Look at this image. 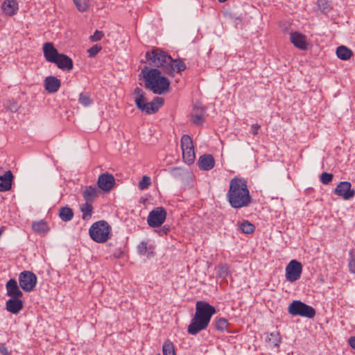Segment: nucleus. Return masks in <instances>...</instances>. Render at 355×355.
<instances>
[{
  "mask_svg": "<svg viewBox=\"0 0 355 355\" xmlns=\"http://www.w3.org/2000/svg\"><path fill=\"white\" fill-rule=\"evenodd\" d=\"M226 198L232 208L241 209L249 206L252 199L247 181L241 178H233L230 182Z\"/></svg>",
  "mask_w": 355,
  "mask_h": 355,
  "instance_id": "1",
  "label": "nucleus"
},
{
  "mask_svg": "<svg viewBox=\"0 0 355 355\" xmlns=\"http://www.w3.org/2000/svg\"><path fill=\"white\" fill-rule=\"evenodd\" d=\"M216 309L208 302L198 301L196 312L188 326L187 331L191 335H196L207 328L211 318L216 313Z\"/></svg>",
  "mask_w": 355,
  "mask_h": 355,
  "instance_id": "2",
  "label": "nucleus"
},
{
  "mask_svg": "<svg viewBox=\"0 0 355 355\" xmlns=\"http://www.w3.org/2000/svg\"><path fill=\"white\" fill-rule=\"evenodd\" d=\"M144 77L145 87L154 94L161 95L168 91L170 81L167 78L161 75V71L159 69H151L146 74H144Z\"/></svg>",
  "mask_w": 355,
  "mask_h": 355,
  "instance_id": "3",
  "label": "nucleus"
},
{
  "mask_svg": "<svg viewBox=\"0 0 355 355\" xmlns=\"http://www.w3.org/2000/svg\"><path fill=\"white\" fill-rule=\"evenodd\" d=\"M135 103L137 108L147 114L156 113L164 103L162 97H155L151 102H148L143 89L137 87L134 90Z\"/></svg>",
  "mask_w": 355,
  "mask_h": 355,
  "instance_id": "4",
  "label": "nucleus"
},
{
  "mask_svg": "<svg viewBox=\"0 0 355 355\" xmlns=\"http://www.w3.org/2000/svg\"><path fill=\"white\" fill-rule=\"evenodd\" d=\"M110 227L105 220L94 223L89 228V233L92 240L97 243H104L109 239Z\"/></svg>",
  "mask_w": 355,
  "mask_h": 355,
  "instance_id": "5",
  "label": "nucleus"
},
{
  "mask_svg": "<svg viewBox=\"0 0 355 355\" xmlns=\"http://www.w3.org/2000/svg\"><path fill=\"white\" fill-rule=\"evenodd\" d=\"M288 312L293 316L300 315L307 318H313L315 315V310L311 306L300 301H293L288 307Z\"/></svg>",
  "mask_w": 355,
  "mask_h": 355,
  "instance_id": "6",
  "label": "nucleus"
},
{
  "mask_svg": "<svg viewBox=\"0 0 355 355\" xmlns=\"http://www.w3.org/2000/svg\"><path fill=\"white\" fill-rule=\"evenodd\" d=\"M146 58L150 64L161 67L164 71L167 62H171V56L159 49H155L146 53Z\"/></svg>",
  "mask_w": 355,
  "mask_h": 355,
  "instance_id": "7",
  "label": "nucleus"
},
{
  "mask_svg": "<svg viewBox=\"0 0 355 355\" xmlns=\"http://www.w3.org/2000/svg\"><path fill=\"white\" fill-rule=\"evenodd\" d=\"M182 158L185 163L191 164L194 162L196 155L192 139L188 135H184L181 138Z\"/></svg>",
  "mask_w": 355,
  "mask_h": 355,
  "instance_id": "8",
  "label": "nucleus"
},
{
  "mask_svg": "<svg viewBox=\"0 0 355 355\" xmlns=\"http://www.w3.org/2000/svg\"><path fill=\"white\" fill-rule=\"evenodd\" d=\"M37 282V276L31 271L24 270L19 275V283L21 289L25 292H31L34 290Z\"/></svg>",
  "mask_w": 355,
  "mask_h": 355,
  "instance_id": "9",
  "label": "nucleus"
},
{
  "mask_svg": "<svg viewBox=\"0 0 355 355\" xmlns=\"http://www.w3.org/2000/svg\"><path fill=\"white\" fill-rule=\"evenodd\" d=\"M285 272L286 279L293 283L300 278L302 272V265L300 261L293 259L286 266Z\"/></svg>",
  "mask_w": 355,
  "mask_h": 355,
  "instance_id": "10",
  "label": "nucleus"
},
{
  "mask_svg": "<svg viewBox=\"0 0 355 355\" xmlns=\"http://www.w3.org/2000/svg\"><path fill=\"white\" fill-rule=\"evenodd\" d=\"M166 218V210L162 207H158L149 212L147 223L151 227H158L164 223Z\"/></svg>",
  "mask_w": 355,
  "mask_h": 355,
  "instance_id": "11",
  "label": "nucleus"
},
{
  "mask_svg": "<svg viewBox=\"0 0 355 355\" xmlns=\"http://www.w3.org/2000/svg\"><path fill=\"white\" fill-rule=\"evenodd\" d=\"M334 193L343 198V200H347L354 197L355 190L352 189V184L349 182H340L334 189Z\"/></svg>",
  "mask_w": 355,
  "mask_h": 355,
  "instance_id": "12",
  "label": "nucleus"
},
{
  "mask_svg": "<svg viewBox=\"0 0 355 355\" xmlns=\"http://www.w3.org/2000/svg\"><path fill=\"white\" fill-rule=\"evenodd\" d=\"M187 68L186 64L180 59H173L171 58V62H167L164 72L168 75L174 77L175 73H180Z\"/></svg>",
  "mask_w": 355,
  "mask_h": 355,
  "instance_id": "13",
  "label": "nucleus"
},
{
  "mask_svg": "<svg viewBox=\"0 0 355 355\" xmlns=\"http://www.w3.org/2000/svg\"><path fill=\"white\" fill-rule=\"evenodd\" d=\"M115 184V178L113 175L104 173L98 176L97 184L99 189L105 192L110 191Z\"/></svg>",
  "mask_w": 355,
  "mask_h": 355,
  "instance_id": "14",
  "label": "nucleus"
},
{
  "mask_svg": "<svg viewBox=\"0 0 355 355\" xmlns=\"http://www.w3.org/2000/svg\"><path fill=\"white\" fill-rule=\"evenodd\" d=\"M205 109L200 105H195L191 113V121L196 125H200L205 121Z\"/></svg>",
  "mask_w": 355,
  "mask_h": 355,
  "instance_id": "15",
  "label": "nucleus"
},
{
  "mask_svg": "<svg viewBox=\"0 0 355 355\" xmlns=\"http://www.w3.org/2000/svg\"><path fill=\"white\" fill-rule=\"evenodd\" d=\"M291 42L300 50H306L308 49V42L306 37L299 32H291L290 33Z\"/></svg>",
  "mask_w": 355,
  "mask_h": 355,
  "instance_id": "16",
  "label": "nucleus"
},
{
  "mask_svg": "<svg viewBox=\"0 0 355 355\" xmlns=\"http://www.w3.org/2000/svg\"><path fill=\"white\" fill-rule=\"evenodd\" d=\"M42 49L46 60L51 63H53L60 54L51 42L44 43Z\"/></svg>",
  "mask_w": 355,
  "mask_h": 355,
  "instance_id": "17",
  "label": "nucleus"
},
{
  "mask_svg": "<svg viewBox=\"0 0 355 355\" xmlns=\"http://www.w3.org/2000/svg\"><path fill=\"white\" fill-rule=\"evenodd\" d=\"M60 69L70 71L73 67V62L71 58L65 54L60 53L55 61L53 62Z\"/></svg>",
  "mask_w": 355,
  "mask_h": 355,
  "instance_id": "18",
  "label": "nucleus"
},
{
  "mask_svg": "<svg viewBox=\"0 0 355 355\" xmlns=\"http://www.w3.org/2000/svg\"><path fill=\"white\" fill-rule=\"evenodd\" d=\"M198 165L200 170L209 171L214 167L215 159L211 155L205 154L199 157Z\"/></svg>",
  "mask_w": 355,
  "mask_h": 355,
  "instance_id": "19",
  "label": "nucleus"
},
{
  "mask_svg": "<svg viewBox=\"0 0 355 355\" xmlns=\"http://www.w3.org/2000/svg\"><path fill=\"white\" fill-rule=\"evenodd\" d=\"M21 297H11L6 303V310L11 313L17 314L23 309Z\"/></svg>",
  "mask_w": 355,
  "mask_h": 355,
  "instance_id": "20",
  "label": "nucleus"
},
{
  "mask_svg": "<svg viewBox=\"0 0 355 355\" xmlns=\"http://www.w3.org/2000/svg\"><path fill=\"white\" fill-rule=\"evenodd\" d=\"M3 13L7 16H13L19 10V5L16 0H5L1 5Z\"/></svg>",
  "mask_w": 355,
  "mask_h": 355,
  "instance_id": "21",
  "label": "nucleus"
},
{
  "mask_svg": "<svg viewBox=\"0 0 355 355\" xmlns=\"http://www.w3.org/2000/svg\"><path fill=\"white\" fill-rule=\"evenodd\" d=\"M61 86V81L58 78L50 76L44 80V87L49 93L58 92Z\"/></svg>",
  "mask_w": 355,
  "mask_h": 355,
  "instance_id": "22",
  "label": "nucleus"
},
{
  "mask_svg": "<svg viewBox=\"0 0 355 355\" xmlns=\"http://www.w3.org/2000/svg\"><path fill=\"white\" fill-rule=\"evenodd\" d=\"M6 288L7 295L11 297L23 296V293L19 289L17 282L15 279H10L7 282Z\"/></svg>",
  "mask_w": 355,
  "mask_h": 355,
  "instance_id": "23",
  "label": "nucleus"
},
{
  "mask_svg": "<svg viewBox=\"0 0 355 355\" xmlns=\"http://www.w3.org/2000/svg\"><path fill=\"white\" fill-rule=\"evenodd\" d=\"M99 191L94 186H87L85 187L83 196L87 202L92 203L96 198L98 196Z\"/></svg>",
  "mask_w": 355,
  "mask_h": 355,
  "instance_id": "24",
  "label": "nucleus"
},
{
  "mask_svg": "<svg viewBox=\"0 0 355 355\" xmlns=\"http://www.w3.org/2000/svg\"><path fill=\"white\" fill-rule=\"evenodd\" d=\"M12 174L8 171L3 176H0V191H6L11 188Z\"/></svg>",
  "mask_w": 355,
  "mask_h": 355,
  "instance_id": "25",
  "label": "nucleus"
},
{
  "mask_svg": "<svg viewBox=\"0 0 355 355\" xmlns=\"http://www.w3.org/2000/svg\"><path fill=\"white\" fill-rule=\"evenodd\" d=\"M353 53L351 49L345 46H340L336 49V55L343 60H348L351 58Z\"/></svg>",
  "mask_w": 355,
  "mask_h": 355,
  "instance_id": "26",
  "label": "nucleus"
},
{
  "mask_svg": "<svg viewBox=\"0 0 355 355\" xmlns=\"http://www.w3.org/2000/svg\"><path fill=\"white\" fill-rule=\"evenodd\" d=\"M32 228L34 232L38 234H44L49 231L47 223L43 220L33 222L32 223Z\"/></svg>",
  "mask_w": 355,
  "mask_h": 355,
  "instance_id": "27",
  "label": "nucleus"
},
{
  "mask_svg": "<svg viewBox=\"0 0 355 355\" xmlns=\"http://www.w3.org/2000/svg\"><path fill=\"white\" fill-rule=\"evenodd\" d=\"M59 216L62 220L68 222L70 221L73 217V211L72 209L68 207L60 208L59 211Z\"/></svg>",
  "mask_w": 355,
  "mask_h": 355,
  "instance_id": "28",
  "label": "nucleus"
},
{
  "mask_svg": "<svg viewBox=\"0 0 355 355\" xmlns=\"http://www.w3.org/2000/svg\"><path fill=\"white\" fill-rule=\"evenodd\" d=\"M80 211L83 214L82 218L83 220L89 219L93 213V207L92 203L86 202L85 204L81 205Z\"/></svg>",
  "mask_w": 355,
  "mask_h": 355,
  "instance_id": "29",
  "label": "nucleus"
},
{
  "mask_svg": "<svg viewBox=\"0 0 355 355\" xmlns=\"http://www.w3.org/2000/svg\"><path fill=\"white\" fill-rule=\"evenodd\" d=\"M216 274L220 278L225 279L229 275V266L226 263H220L216 268Z\"/></svg>",
  "mask_w": 355,
  "mask_h": 355,
  "instance_id": "30",
  "label": "nucleus"
},
{
  "mask_svg": "<svg viewBox=\"0 0 355 355\" xmlns=\"http://www.w3.org/2000/svg\"><path fill=\"white\" fill-rule=\"evenodd\" d=\"M76 8L79 12H83L88 10L89 8V0H73Z\"/></svg>",
  "mask_w": 355,
  "mask_h": 355,
  "instance_id": "31",
  "label": "nucleus"
},
{
  "mask_svg": "<svg viewBox=\"0 0 355 355\" xmlns=\"http://www.w3.org/2000/svg\"><path fill=\"white\" fill-rule=\"evenodd\" d=\"M239 230L244 234H250L254 232V226L248 220H245L239 225Z\"/></svg>",
  "mask_w": 355,
  "mask_h": 355,
  "instance_id": "32",
  "label": "nucleus"
},
{
  "mask_svg": "<svg viewBox=\"0 0 355 355\" xmlns=\"http://www.w3.org/2000/svg\"><path fill=\"white\" fill-rule=\"evenodd\" d=\"M164 355H175L174 345L170 340H166L162 346Z\"/></svg>",
  "mask_w": 355,
  "mask_h": 355,
  "instance_id": "33",
  "label": "nucleus"
},
{
  "mask_svg": "<svg viewBox=\"0 0 355 355\" xmlns=\"http://www.w3.org/2000/svg\"><path fill=\"white\" fill-rule=\"evenodd\" d=\"M79 103L85 106H89L93 103V100L91 98L90 95L87 93H80L78 98Z\"/></svg>",
  "mask_w": 355,
  "mask_h": 355,
  "instance_id": "34",
  "label": "nucleus"
},
{
  "mask_svg": "<svg viewBox=\"0 0 355 355\" xmlns=\"http://www.w3.org/2000/svg\"><path fill=\"white\" fill-rule=\"evenodd\" d=\"M317 5L319 10L323 13H327L331 9V5L327 0H317Z\"/></svg>",
  "mask_w": 355,
  "mask_h": 355,
  "instance_id": "35",
  "label": "nucleus"
},
{
  "mask_svg": "<svg viewBox=\"0 0 355 355\" xmlns=\"http://www.w3.org/2000/svg\"><path fill=\"white\" fill-rule=\"evenodd\" d=\"M268 342L273 347H279L281 342V337L278 332H271L268 336Z\"/></svg>",
  "mask_w": 355,
  "mask_h": 355,
  "instance_id": "36",
  "label": "nucleus"
},
{
  "mask_svg": "<svg viewBox=\"0 0 355 355\" xmlns=\"http://www.w3.org/2000/svg\"><path fill=\"white\" fill-rule=\"evenodd\" d=\"M229 323L225 318H220L216 320L215 327L217 330L223 331L227 329Z\"/></svg>",
  "mask_w": 355,
  "mask_h": 355,
  "instance_id": "37",
  "label": "nucleus"
},
{
  "mask_svg": "<svg viewBox=\"0 0 355 355\" xmlns=\"http://www.w3.org/2000/svg\"><path fill=\"white\" fill-rule=\"evenodd\" d=\"M151 184L150 178L146 175L143 176L141 180L139 182V188L141 190H144L148 188Z\"/></svg>",
  "mask_w": 355,
  "mask_h": 355,
  "instance_id": "38",
  "label": "nucleus"
},
{
  "mask_svg": "<svg viewBox=\"0 0 355 355\" xmlns=\"http://www.w3.org/2000/svg\"><path fill=\"white\" fill-rule=\"evenodd\" d=\"M101 49V45L95 44L92 46L91 48L88 49L87 51L88 53L89 57L93 58L96 56Z\"/></svg>",
  "mask_w": 355,
  "mask_h": 355,
  "instance_id": "39",
  "label": "nucleus"
},
{
  "mask_svg": "<svg viewBox=\"0 0 355 355\" xmlns=\"http://www.w3.org/2000/svg\"><path fill=\"white\" fill-rule=\"evenodd\" d=\"M333 178L334 175L327 172H324L320 175V182L324 184H329Z\"/></svg>",
  "mask_w": 355,
  "mask_h": 355,
  "instance_id": "40",
  "label": "nucleus"
},
{
  "mask_svg": "<svg viewBox=\"0 0 355 355\" xmlns=\"http://www.w3.org/2000/svg\"><path fill=\"white\" fill-rule=\"evenodd\" d=\"M137 250L139 254H145L148 251V241H141L137 246Z\"/></svg>",
  "mask_w": 355,
  "mask_h": 355,
  "instance_id": "41",
  "label": "nucleus"
},
{
  "mask_svg": "<svg viewBox=\"0 0 355 355\" xmlns=\"http://www.w3.org/2000/svg\"><path fill=\"white\" fill-rule=\"evenodd\" d=\"M103 36L104 34L102 31L96 30L94 33L90 36L89 39L92 42H98L100 41Z\"/></svg>",
  "mask_w": 355,
  "mask_h": 355,
  "instance_id": "42",
  "label": "nucleus"
},
{
  "mask_svg": "<svg viewBox=\"0 0 355 355\" xmlns=\"http://www.w3.org/2000/svg\"><path fill=\"white\" fill-rule=\"evenodd\" d=\"M349 268L351 273L355 275V257L349 262Z\"/></svg>",
  "mask_w": 355,
  "mask_h": 355,
  "instance_id": "43",
  "label": "nucleus"
},
{
  "mask_svg": "<svg viewBox=\"0 0 355 355\" xmlns=\"http://www.w3.org/2000/svg\"><path fill=\"white\" fill-rule=\"evenodd\" d=\"M0 354L1 355H10V353L8 352V348L6 347L5 344H0Z\"/></svg>",
  "mask_w": 355,
  "mask_h": 355,
  "instance_id": "44",
  "label": "nucleus"
},
{
  "mask_svg": "<svg viewBox=\"0 0 355 355\" xmlns=\"http://www.w3.org/2000/svg\"><path fill=\"white\" fill-rule=\"evenodd\" d=\"M260 128V125L257 123L252 124L251 126L252 132L254 135H256L258 134L259 130Z\"/></svg>",
  "mask_w": 355,
  "mask_h": 355,
  "instance_id": "45",
  "label": "nucleus"
},
{
  "mask_svg": "<svg viewBox=\"0 0 355 355\" xmlns=\"http://www.w3.org/2000/svg\"><path fill=\"white\" fill-rule=\"evenodd\" d=\"M348 343L352 348L355 349V336L349 338Z\"/></svg>",
  "mask_w": 355,
  "mask_h": 355,
  "instance_id": "46",
  "label": "nucleus"
},
{
  "mask_svg": "<svg viewBox=\"0 0 355 355\" xmlns=\"http://www.w3.org/2000/svg\"><path fill=\"white\" fill-rule=\"evenodd\" d=\"M168 231L169 228L166 227V226H164L163 228L159 232V235L163 236L164 234H166Z\"/></svg>",
  "mask_w": 355,
  "mask_h": 355,
  "instance_id": "47",
  "label": "nucleus"
},
{
  "mask_svg": "<svg viewBox=\"0 0 355 355\" xmlns=\"http://www.w3.org/2000/svg\"><path fill=\"white\" fill-rule=\"evenodd\" d=\"M10 110L12 111V112H15L17 111V104L16 103H13V104L12 105V107H10Z\"/></svg>",
  "mask_w": 355,
  "mask_h": 355,
  "instance_id": "48",
  "label": "nucleus"
},
{
  "mask_svg": "<svg viewBox=\"0 0 355 355\" xmlns=\"http://www.w3.org/2000/svg\"><path fill=\"white\" fill-rule=\"evenodd\" d=\"M4 229H5V227H0V237H1V235H2V234H3V231H4Z\"/></svg>",
  "mask_w": 355,
  "mask_h": 355,
  "instance_id": "49",
  "label": "nucleus"
},
{
  "mask_svg": "<svg viewBox=\"0 0 355 355\" xmlns=\"http://www.w3.org/2000/svg\"><path fill=\"white\" fill-rule=\"evenodd\" d=\"M122 253H123L122 251L119 250V252L117 254H114V256L116 257H119L122 254Z\"/></svg>",
  "mask_w": 355,
  "mask_h": 355,
  "instance_id": "50",
  "label": "nucleus"
},
{
  "mask_svg": "<svg viewBox=\"0 0 355 355\" xmlns=\"http://www.w3.org/2000/svg\"><path fill=\"white\" fill-rule=\"evenodd\" d=\"M227 1V0H218V1H219L220 3H224V2Z\"/></svg>",
  "mask_w": 355,
  "mask_h": 355,
  "instance_id": "51",
  "label": "nucleus"
},
{
  "mask_svg": "<svg viewBox=\"0 0 355 355\" xmlns=\"http://www.w3.org/2000/svg\"><path fill=\"white\" fill-rule=\"evenodd\" d=\"M157 355H161V354H157Z\"/></svg>",
  "mask_w": 355,
  "mask_h": 355,
  "instance_id": "52",
  "label": "nucleus"
}]
</instances>
